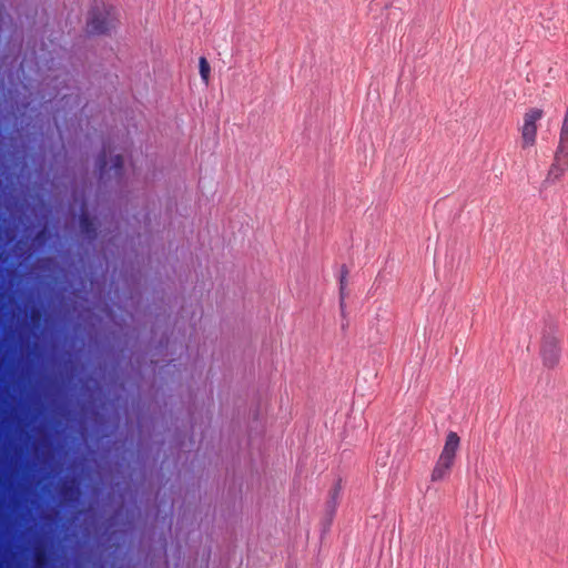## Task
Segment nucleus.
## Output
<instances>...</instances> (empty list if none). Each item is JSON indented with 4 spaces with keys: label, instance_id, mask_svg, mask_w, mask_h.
<instances>
[{
    "label": "nucleus",
    "instance_id": "nucleus-10",
    "mask_svg": "<svg viewBox=\"0 0 568 568\" xmlns=\"http://www.w3.org/2000/svg\"><path fill=\"white\" fill-rule=\"evenodd\" d=\"M341 493V485L337 483L329 491L332 508L335 509Z\"/></svg>",
    "mask_w": 568,
    "mask_h": 568
},
{
    "label": "nucleus",
    "instance_id": "nucleus-9",
    "mask_svg": "<svg viewBox=\"0 0 568 568\" xmlns=\"http://www.w3.org/2000/svg\"><path fill=\"white\" fill-rule=\"evenodd\" d=\"M199 68H200V75H201L202 81L205 84H209L211 68H210L207 60L204 57L200 58Z\"/></svg>",
    "mask_w": 568,
    "mask_h": 568
},
{
    "label": "nucleus",
    "instance_id": "nucleus-2",
    "mask_svg": "<svg viewBox=\"0 0 568 568\" xmlns=\"http://www.w3.org/2000/svg\"><path fill=\"white\" fill-rule=\"evenodd\" d=\"M119 22V14L114 7L100 3L92 7L87 21V31L90 34H108L115 29Z\"/></svg>",
    "mask_w": 568,
    "mask_h": 568
},
{
    "label": "nucleus",
    "instance_id": "nucleus-5",
    "mask_svg": "<svg viewBox=\"0 0 568 568\" xmlns=\"http://www.w3.org/2000/svg\"><path fill=\"white\" fill-rule=\"evenodd\" d=\"M97 166L99 179L103 182L110 181L112 179L120 180L123 175V158L121 155H114L111 159V165H109L106 146H103L101 153L99 154Z\"/></svg>",
    "mask_w": 568,
    "mask_h": 568
},
{
    "label": "nucleus",
    "instance_id": "nucleus-6",
    "mask_svg": "<svg viewBox=\"0 0 568 568\" xmlns=\"http://www.w3.org/2000/svg\"><path fill=\"white\" fill-rule=\"evenodd\" d=\"M542 110L538 108L529 109L524 114V123L520 128L521 146L524 149L530 148L536 143L537 122L542 118Z\"/></svg>",
    "mask_w": 568,
    "mask_h": 568
},
{
    "label": "nucleus",
    "instance_id": "nucleus-8",
    "mask_svg": "<svg viewBox=\"0 0 568 568\" xmlns=\"http://www.w3.org/2000/svg\"><path fill=\"white\" fill-rule=\"evenodd\" d=\"M348 273H349V271H348L347 266L345 264H343L341 267V275H339V308H341V313L343 316L345 315V310H346L345 300L347 296L346 287H347Z\"/></svg>",
    "mask_w": 568,
    "mask_h": 568
},
{
    "label": "nucleus",
    "instance_id": "nucleus-1",
    "mask_svg": "<svg viewBox=\"0 0 568 568\" xmlns=\"http://www.w3.org/2000/svg\"><path fill=\"white\" fill-rule=\"evenodd\" d=\"M459 446L460 438L458 434L449 432L446 436L440 455L430 474V480L433 483L442 481L450 475Z\"/></svg>",
    "mask_w": 568,
    "mask_h": 568
},
{
    "label": "nucleus",
    "instance_id": "nucleus-4",
    "mask_svg": "<svg viewBox=\"0 0 568 568\" xmlns=\"http://www.w3.org/2000/svg\"><path fill=\"white\" fill-rule=\"evenodd\" d=\"M561 336L554 328L545 331L540 344V357L547 368H554L558 365L561 355Z\"/></svg>",
    "mask_w": 568,
    "mask_h": 568
},
{
    "label": "nucleus",
    "instance_id": "nucleus-7",
    "mask_svg": "<svg viewBox=\"0 0 568 568\" xmlns=\"http://www.w3.org/2000/svg\"><path fill=\"white\" fill-rule=\"evenodd\" d=\"M79 225L81 233L89 240L94 241L98 236L97 227L93 220L84 211L79 216Z\"/></svg>",
    "mask_w": 568,
    "mask_h": 568
},
{
    "label": "nucleus",
    "instance_id": "nucleus-3",
    "mask_svg": "<svg viewBox=\"0 0 568 568\" xmlns=\"http://www.w3.org/2000/svg\"><path fill=\"white\" fill-rule=\"evenodd\" d=\"M566 171H568V110L566 111L560 129L559 142L555 151L554 161L544 182L554 184L564 176Z\"/></svg>",
    "mask_w": 568,
    "mask_h": 568
}]
</instances>
